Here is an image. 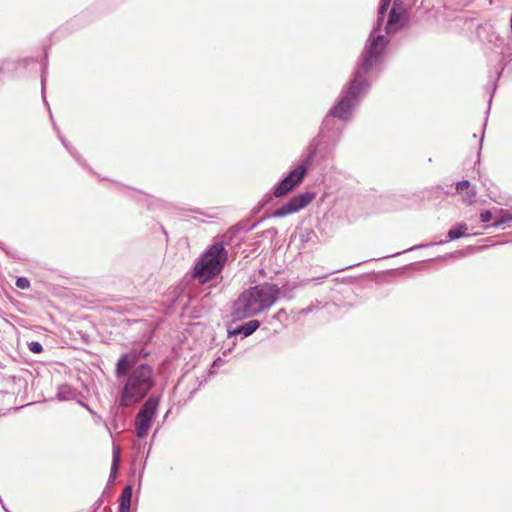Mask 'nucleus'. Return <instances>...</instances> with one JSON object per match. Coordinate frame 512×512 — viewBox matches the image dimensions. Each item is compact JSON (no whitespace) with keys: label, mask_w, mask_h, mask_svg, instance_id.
<instances>
[{"label":"nucleus","mask_w":512,"mask_h":512,"mask_svg":"<svg viewBox=\"0 0 512 512\" xmlns=\"http://www.w3.org/2000/svg\"><path fill=\"white\" fill-rule=\"evenodd\" d=\"M391 0H381L378 9V19L373 30L370 33L366 47L362 53L361 63L357 67L354 78L340 98L339 102L331 109L330 116L337 117L343 120L349 119L351 111L359 103L361 96L368 90L369 84L364 78V75L369 69L374 67L380 60L381 54L387 44V40L378 30L383 22V16Z\"/></svg>","instance_id":"obj_1"},{"label":"nucleus","mask_w":512,"mask_h":512,"mask_svg":"<svg viewBox=\"0 0 512 512\" xmlns=\"http://www.w3.org/2000/svg\"><path fill=\"white\" fill-rule=\"evenodd\" d=\"M141 357V352L132 350L121 355L116 363V377L128 376L120 393L119 406L122 408L142 401L155 385L152 367L148 364L137 365Z\"/></svg>","instance_id":"obj_2"},{"label":"nucleus","mask_w":512,"mask_h":512,"mask_svg":"<svg viewBox=\"0 0 512 512\" xmlns=\"http://www.w3.org/2000/svg\"><path fill=\"white\" fill-rule=\"evenodd\" d=\"M280 288L273 283H262L244 290L234 301L231 309L233 320L258 315L270 308L279 298Z\"/></svg>","instance_id":"obj_3"},{"label":"nucleus","mask_w":512,"mask_h":512,"mask_svg":"<svg viewBox=\"0 0 512 512\" xmlns=\"http://www.w3.org/2000/svg\"><path fill=\"white\" fill-rule=\"evenodd\" d=\"M280 288L273 283H262L244 290L234 301L231 309L233 320L258 315L270 308L279 298Z\"/></svg>","instance_id":"obj_4"},{"label":"nucleus","mask_w":512,"mask_h":512,"mask_svg":"<svg viewBox=\"0 0 512 512\" xmlns=\"http://www.w3.org/2000/svg\"><path fill=\"white\" fill-rule=\"evenodd\" d=\"M228 259V252L222 242L212 244L197 261L193 270V278L201 284L215 278L223 269Z\"/></svg>","instance_id":"obj_5"},{"label":"nucleus","mask_w":512,"mask_h":512,"mask_svg":"<svg viewBox=\"0 0 512 512\" xmlns=\"http://www.w3.org/2000/svg\"><path fill=\"white\" fill-rule=\"evenodd\" d=\"M314 198L315 194H298L297 196L291 198L287 203L283 204L281 207L275 209L271 215L273 217L281 218L298 212L299 210L309 205Z\"/></svg>","instance_id":"obj_6"},{"label":"nucleus","mask_w":512,"mask_h":512,"mask_svg":"<svg viewBox=\"0 0 512 512\" xmlns=\"http://www.w3.org/2000/svg\"><path fill=\"white\" fill-rule=\"evenodd\" d=\"M307 169L304 164L298 165L290 174L285 177L274 192H290L303 179Z\"/></svg>","instance_id":"obj_7"},{"label":"nucleus","mask_w":512,"mask_h":512,"mask_svg":"<svg viewBox=\"0 0 512 512\" xmlns=\"http://www.w3.org/2000/svg\"><path fill=\"white\" fill-rule=\"evenodd\" d=\"M260 327V321L258 320H250L233 330H228V336H236V335H244L245 337L253 334Z\"/></svg>","instance_id":"obj_8"},{"label":"nucleus","mask_w":512,"mask_h":512,"mask_svg":"<svg viewBox=\"0 0 512 512\" xmlns=\"http://www.w3.org/2000/svg\"><path fill=\"white\" fill-rule=\"evenodd\" d=\"M158 404H159V397L152 395L142 405L138 414H140L141 416H147V417L149 416L150 419H153V416L156 413Z\"/></svg>","instance_id":"obj_9"},{"label":"nucleus","mask_w":512,"mask_h":512,"mask_svg":"<svg viewBox=\"0 0 512 512\" xmlns=\"http://www.w3.org/2000/svg\"><path fill=\"white\" fill-rule=\"evenodd\" d=\"M152 419L149 418V416H141L140 414H137L135 419V430L136 435L139 438H143L147 435V432L151 426Z\"/></svg>","instance_id":"obj_10"},{"label":"nucleus","mask_w":512,"mask_h":512,"mask_svg":"<svg viewBox=\"0 0 512 512\" xmlns=\"http://www.w3.org/2000/svg\"><path fill=\"white\" fill-rule=\"evenodd\" d=\"M132 491H133V488L131 485H126L123 488L120 499H119L118 512H129L130 511Z\"/></svg>","instance_id":"obj_11"},{"label":"nucleus","mask_w":512,"mask_h":512,"mask_svg":"<svg viewBox=\"0 0 512 512\" xmlns=\"http://www.w3.org/2000/svg\"><path fill=\"white\" fill-rule=\"evenodd\" d=\"M121 460V449L119 446L113 447V456H112V464L111 471L108 479V483H113L117 477L119 466Z\"/></svg>","instance_id":"obj_12"},{"label":"nucleus","mask_w":512,"mask_h":512,"mask_svg":"<svg viewBox=\"0 0 512 512\" xmlns=\"http://www.w3.org/2000/svg\"><path fill=\"white\" fill-rule=\"evenodd\" d=\"M499 214L496 216L494 222L490 225L493 228L503 227L504 224L512 221V215L503 209H495Z\"/></svg>","instance_id":"obj_13"},{"label":"nucleus","mask_w":512,"mask_h":512,"mask_svg":"<svg viewBox=\"0 0 512 512\" xmlns=\"http://www.w3.org/2000/svg\"><path fill=\"white\" fill-rule=\"evenodd\" d=\"M402 17L401 13H398L396 10V3L393 5V8L389 14L388 23L386 25V33H390L394 30H396V25L400 22V19Z\"/></svg>","instance_id":"obj_14"},{"label":"nucleus","mask_w":512,"mask_h":512,"mask_svg":"<svg viewBox=\"0 0 512 512\" xmlns=\"http://www.w3.org/2000/svg\"><path fill=\"white\" fill-rule=\"evenodd\" d=\"M468 226L466 223H460L456 227L451 228L448 231L447 237L449 240H457L462 236L466 235Z\"/></svg>","instance_id":"obj_15"},{"label":"nucleus","mask_w":512,"mask_h":512,"mask_svg":"<svg viewBox=\"0 0 512 512\" xmlns=\"http://www.w3.org/2000/svg\"><path fill=\"white\" fill-rule=\"evenodd\" d=\"M16 286L20 289H28L30 287V281L26 277H19L16 280Z\"/></svg>","instance_id":"obj_16"},{"label":"nucleus","mask_w":512,"mask_h":512,"mask_svg":"<svg viewBox=\"0 0 512 512\" xmlns=\"http://www.w3.org/2000/svg\"><path fill=\"white\" fill-rule=\"evenodd\" d=\"M29 350L33 353H41L43 351V347L41 343L38 341H32L28 344Z\"/></svg>","instance_id":"obj_17"},{"label":"nucleus","mask_w":512,"mask_h":512,"mask_svg":"<svg viewBox=\"0 0 512 512\" xmlns=\"http://www.w3.org/2000/svg\"><path fill=\"white\" fill-rule=\"evenodd\" d=\"M255 224L251 225V226H247L245 223H238L237 225H235L234 227H232V230L236 233L240 230H243V231H250L254 228Z\"/></svg>","instance_id":"obj_18"},{"label":"nucleus","mask_w":512,"mask_h":512,"mask_svg":"<svg viewBox=\"0 0 512 512\" xmlns=\"http://www.w3.org/2000/svg\"><path fill=\"white\" fill-rule=\"evenodd\" d=\"M493 218V213L491 210H485L480 213V221L483 223L489 222Z\"/></svg>","instance_id":"obj_19"},{"label":"nucleus","mask_w":512,"mask_h":512,"mask_svg":"<svg viewBox=\"0 0 512 512\" xmlns=\"http://www.w3.org/2000/svg\"><path fill=\"white\" fill-rule=\"evenodd\" d=\"M469 187H470V182L466 181V180L460 181L456 185L457 191L467 190Z\"/></svg>","instance_id":"obj_20"},{"label":"nucleus","mask_w":512,"mask_h":512,"mask_svg":"<svg viewBox=\"0 0 512 512\" xmlns=\"http://www.w3.org/2000/svg\"><path fill=\"white\" fill-rule=\"evenodd\" d=\"M475 196H476V194H466V197H463L462 200L467 205H471L475 202V200H474Z\"/></svg>","instance_id":"obj_21"},{"label":"nucleus","mask_w":512,"mask_h":512,"mask_svg":"<svg viewBox=\"0 0 512 512\" xmlns=\"http://www.w3.org/2000/svg\"><path fill=\"white\" fill-rule=\"evenodd\" d=\"M355 265H356V264H351V265H349V266H347V267H344V268L339 269L338 271H342V270H345V269H347V268L354 267Z\"/></svg>","instance_id":"obj_22"},{"label":"nucleus","mask_w":512,"mask_h":512,"mask_svg":"<svg viewBox=\"0 0 512 512\" xmlns=\"http://www.w3.org/2000/svg\"><path fill=\"white\" fill-rule=\"evenodd\" d=\"M330 121V116H327L326 119L324 120V125H328V122Z\"/></svg>","instance_id":"obj_23"},{"label":"nucleus","mask_w":512,"mask_h":512,"mask_svg":"<svg viewBox=\"0 0 512 512\" xmlns=\"http://www.w3.org/2000/svg\"><path fill=\"white\" fill-rule=\"evenodd\" d=\"M62 394H63V392H62V391H59V393H58V397H59L60 399H66V397H65V396H62Z\"/></svg>","instance_id":"obj_24"},{"label":"nucleus","mask_w":512,"mask_h":512,"mask_svg":"<svg viewBox=\"0 0 512 512\" xmlns=\"http://www.w3.org/2000/svg\"><path fill=\"white\" fill-rule=\"evenodd\" d=\"M44 82H45V79H44V77L42 76V80H41V83H42V92L44 91Z\"/></svg>","instance_id":"obj_25"},{"label":"nucleus","mask_w":512,"mask_h":512,"mask_svg":"<svg viewBox=\"0 0 512 512\" xmlns=\"http://www.w3.org/2000/svg\"><path fill=\"white\" fill-rule=\"evenodd\" d=\"M275 196H283L284 194H280V193H277V194H274Z\"/></svg>","instance_id":"obj_26"}]
</instances>
